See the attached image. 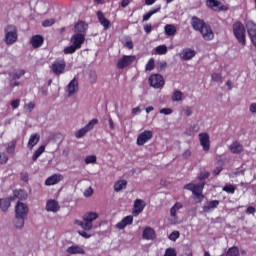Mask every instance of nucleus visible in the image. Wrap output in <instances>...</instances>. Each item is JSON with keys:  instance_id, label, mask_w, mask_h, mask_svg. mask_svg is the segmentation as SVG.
<instances>
[{"instance_id": "obj_57", "label": "nucleus", "mask_w": 256, "mask_h": 256, "mask_svg": "<svg viewBox=\"0 0 256 256\" xmlns=\"http://www.w3.org/2000/svg\"><path fill=\"white\" fill-rule=\"evenodd\" d=\"M158 71H164V69H167V62H159L157 66Z\"/></svg>"}, {"instance_id": "obj_7", "label": "nucleus", "mask_w": 256, "mask_h": 256, "mask_svg": "<svg viewBox=\"0 0 256 256\" xmlns=\"http://www.w3.org/2000/svg\"><path fill=\"white\" fill-rule=\"evenodd\" d=\"M198 137L203 151H205L206 153L209 152V149H211V140L209 138V134L206 132L200 133Z\"/></svg>"}, {"instance_id": "obj_10", "label": "nucleus", "mask_w": 256, "mask_h": 256, "mask_svg": "<svg viewBox=\"0 0 256 256\" xmlns=\"http://www.w3.org/2000/svg\"><path fill=\"white\" fill-rule=\"evenodd\" d=\"M96 17L101 26H103L104 31H107L111 28V21L105 17V14L101 10L96 12Z\"/></svg>"}, {"instance_id": "obj_9", "label": "nucleus", "mask_w": 256, "mask_h": 256, "mask_svg": "<svg viewBox=\"0 0 256 256\" xmlns=\"http://www.w3.org/2000/svg\"><path fill=\"white\" fill-rule=\"evenodd\" d=\"M207 7L212 11H229V7L221 4L219 0H207Z\"/></svg>"}, {"instance_id": "obj_53", "label": "nucleus", "mask_w": 256, "mask_h": 256, "mask_svg": "<svg viewBox=\"0 0 256 256\" xmlns=\"http://www.w3.org/2000/svg\"><path fill=\"white\" fill-rule=\"evenodd\" d=\"M164 256H177V251L175 250V248H167L165 250Z\"/></svg>"}, {"instance_id": "obj_29", "label": "nucleus", "mask_w": 256, "mask_h": 256, "mask_svg": "<svg viewBox=\"0 0 256 256\" xmlns=\"http://www.w3.org/2000/svg\"><path fill=\"white\" fill-rule=\"evenodd\" d=\"M11 201H13V198L0 199V209H1V211L6 212L9 209V207H11Z\"/></svg>"}, {"instance_id": "obj_63", "label": "nucleus", "mask_w": 256, "mask_h": 256, "mask_svg": "<svg viewBox=\"0 0 256 256\" xmlns=\"http://www.w3.org/2000/svg\"><path fill=\"white\" fill-rule=\"evenodd\" d=\"M246 213H248V215H253L254 213H256L255 207L249 206L246 210Z\"/></svg>"}, {"instance_id": "obj_19", "label": "nucleus", "mask_w": 256, "mask_h": 256, "mask_svg": "<svg viewBox=\"0 0 256 256\" xmlns=\"http://www.w3.org/2000/svg\"><path fill=\"white\" fill-rule=\"evenodd\" d=\"M143 209H145V201L136 199L132 211L134 217H137L140 213H143Z\"/></svg>"}, {"instance_id": "obj_35", "label": "nucleus", "mask_w": 256, "mask_h": 256, "mask_svg": "<svg viewBox=\"0 0 256 256\" xmlns=\"http://www.w3.org/2000/svg\"><path fill=\"white\" fill-rule=\"evenodd\" d=\"M123 189H127V180H119L114 184L116 192L123 191Z\"/></svg>"}, {"instance_id": "obj_6", "label": "nucleus", "mask_w": 256, "mask_h": 256, "mask_svg": "<svg viewBox=\"0 0 256 256\" xmlns=\"http://www.w3.org/2000/svg\"><path fill=\"white\" fill-rule=\"evenodd\" d=\"M65 67H67V63L64 59L56 60L51 65L54 75H61L65 73Z\"/></svg>"}, {"instance_id": "obj_17", "label": "nucleus", "mask_w": 256, "mask_h": 256, "mask_svg": "<svg viewBox=\"0 0 256 256\" xmlns=\"http://www.w3.org/2000/svg\"><path fill=\"white\" fill-rule=\"evenodd\" d=\"M191 25L194 31H200L205 25H207V23H205V20L197 16H193L191 18Z\"/></svg>"}, {"instance_id": "obj_48", "label": "nucleus", "mask_w": 256, "mask_h": 256, "mask_svg": "<svg viewBox=\"0 0 256 256\" xmlns=\"http://www.w3.org/2000/svg\"><path fill=\"white\" fill-rule=\"evenodd\" d=\"M15 147H16L15 142L14 141L10 142L6 147L7 153H9L10 155H13V153H15Z\"/></svg>"}, {"instance_id": "obj_64", "label": "nucleus", "mask_w": 256, "mask_h": 256, "mask_svg": "<svg viewBox=\"0 0 256 256\" xmlns=\"http://www.w3.org/2000/svg\"><path fill=\"white\" fill-rule=\"evenodd\" d=\"M91 195H93V188L90 187L87 190H85L84 196L85 197H91Z\"/></svg>"}, {"instance_id": "obj_23", "label": "nucleus", "mask_w": 256, "mask_h": 256, "mask_svg": "<svg viewBox=\"0 0 256 256\" xmlns=\"http://www.w3.org/2000/svg\"><path fill=\"white\" fill-rule=\"evenodd\" d=\"M61 207H59V202L56 200H48L46 203V211H50L51 213H57Z\"/></svg>"}, {"instance_id": "obj_38", "label": "nucleus", "mask_w": 256, "mask_h": 256, "mask_svg": "<svg viewBox=\"0 0 256 256\" xmlns=\"http://www.w3.org/2000/svg\"><path fill=\"white\" fill-rule=\"evenodd\" d=\"M171 99L174 102L182 101V99H183V92H181L180 90L174 91L173 94H172Z\"/></svg>"}, {"instance_id": "obj_31", "label": "nucleus", "mask_w": 256, "mask_h": 256, "mask_svg": "<svg viewBox=\"0 0 256 256\" xmlns=\"http://www.w3.org/2000/svg\"><path fill=\"white\" fill-rule=\"evenodd\" d=\"M230 151L231 153H234L235 155H239L241 151H243V145L241 143L235 141L230 145Z\"/></svg>"}, {"instance_id": "obj_51", "label": "nucleus", "mask_w": 256, "mask_h": 256, "mask_svg": "<svg viewBox=\"0 0 256 256\" xmlns=\"http://www.w3.org/2000/svg\"><path fill=\"white\" fill-rule=\"evenodd\" d=\"M9 161V156L5 152H0V165H5Z\"/></svg>"}, {"instance_id": "obj_49", "label": "nucleus", "mask_w": 256, "mask_h": 256, "mask_svg": "<svg viewBox=\"0 0 256 256\" xmlns=\"http://www.w3.org/2000/svg\"><path fill=\"white\" fill-rule=\"evenodd\" d=\"M86 165H91V163H97V156L89 155L85 158Z\"/></svg>"}, {"instance_id": "obj_21", "label": "nucleus", "mask_w": 256, "mask_h": 256, "mask_svg": "<svg viewBox=\"0 0 256 256\" xmlns=\"http://www.w3.org/2000/svg\"><path fill=\"white\" fill-rule=\"evenodd\" d=\"M44 42L45 38L39 34L32 36L30 39V44L32 45L33 49H39Z\"/></svg>"}, {"instance_id": "obj_27", "label": "nucleus", "mask_w": 256, "mask_h": 256, "mask_svg": "<svg viewBox=\"0 0 256 256\" xmlns=\"http://www.w3.org/2000/svg\"><path fill=\"white\" fill-rule=\"evenodd\" d=\"M219 200H211L203 206L204 213H209L211 209H217L219 207Z\"/></svg>"}, {"instance_id": "obj_13", "label": "nucleus", "mask_w": 256, "mask_h": 256, "mask_svg": "<svg viewBox=\"0 0 256 256\" xmlns=\"http://www.w3.org/2000/svg\"><path fill=\"white\" fill-rule=\"evenodd\" d=\"M68 90V96L71 97L72 95H75L79 91V79L77 77H74L70 83L67 86Z\"/></svg>"}, {"instance_id": "obj_59", "label": "nucleus", "mask_w": 256, "mask_h": 256, "mask_svg": "<svg viewBox=\"0 0 256 256\" xmlns=\"http://www.w3.org/2000/svg\"><path fill=\"white\" fill-rule=\"evenodd\" d=\"M183 112L187 117H191V115H193V110H191V107L189 106H186L185 108H183Z\"/></svg>"}, {"instance_id": "obj_18", "label": "nucleus", "mask_w": 256, "mask_h": 256, "mask_svg": "<svg viewBox=\"0 0 256 256\" xmlns=\"http://www.w3.org/2000/svg\"><path fill=\"white\" fill-rule=\"evenodd\" d=\"M156 237L157 234L155 233V229L151 227L144 228L142 233V239H145V241H153Z\"/></svg>"}, {"instance_id": "obj_28", "label": "nucleus", "mask_w": 256, "mask_h": 256, "mask_svg": "<svg viewBox=\"0 0 256 256\" xmlns=\"http://www.w3.org/2000/svg\"><path fill=\"white\" fill-rule=\"evenodd\" d=\"M67 253L70 255H85V250L79 246H70L67 249Z\"/></svg>"}, {"instance_id": "obj_4", "label": "nucleus", "mask_w": 256, "mask_h": 256, "mask_svg": "<svg viewBox=\"0 0 256 256\" xmlns=\"http://www.w3.org/2000/svg\"><path fill=\"white\" fill-rule=\"evenodd\" d=\"M148 82L153 89H163L165 87V78L161 74H151Z\"/></svg>"}, {"instance_id": "obj_47", "label": "nucleus", "mask_w": 256, "mask_h": 256, "mask_svg": "<svg viewBox=\"0 0 256 256\" xmlns=\"http://www.w3.org/2000/svg\"><path fill=\"white\" fill-rule=\"evenodd\" d=\"M87 133L89 132L85 129V127H83L75 133V137L76 139H81V137H85Z\"/></svg>"}, {"instance_id": "obj_41", "label": "nucleus", "mask_w": 256, "mask_h": 256, "mask_svg": "<svg viewBox=\"0 0 256 256\" xmlns=\"http://www.w3.org/2000/svg\"><path fill=\"white\" fill-rule=\"evenodd\" d=\"M157 55H166L167 53V46L165 45H159L155 49Z\"/></svg>"}, {"instance_id": "obj_36", "label": "nucleus", "mask_w": 256, "mask_h": 256, "mask_svg": "<svg viewBox=\"0 0 256 256\" xmlns=\"http://www.w3.org/2000/svg\"><path fill=\"white\" fill-rule=\"evenodd\" d=\"M183 209V204L181 202H176L170 209L171 217H177V211Z\"/></svg>"}, {"instance_id": "obj_45", "label": "nucleus", "mask_w": 256, "mask_h": 256, "mask_svg": "<svg viewBox=\"0 0 256 256\" xmlns=\"http://www.w3.org/2000/svg\"><path fill=\"white\" fill-rule=\"evenodd\" d=\"M209 177H211V173H209L208 171H204L200 172L197 179L198 181H205V179H209Z\"/></svg>"}, {"instance_id": "obj_62", "label": "nucleus", "mask_w": 256, "mask_h": 256, "mask_svg": "<svg viewBox=\"0 0 256 256\" xmlns=\"http://www.w3.org/2000/svg\"><path fill=\"white\" fill-rule=\"evenodd\" d=\"M221 171H223V167H221V166L216 167V168L213 170V175H214V177H217V175H220V174H221Z\"/></svg>"}, {"instance_id": "obj_11", "label": "nucleus", "mask_w": 256, "mask_h": 256, "mask_svg": "<svg viewBox=\"0 0 256 256\" xmlns=\"http://www.w3.org/2000/svg\"><path fill=\"white\" fill-rule=\"evenodd\" d=\"M150 139H153V131L145 130L138 135L137 145H145V143H147V141H150Z\"/></svg>"}, {"instance_id": "obj_43", "label": "nucleus", "mask_w": 256, "mask_h": 256, "mask_svg": "<svg viewBox=\"0 0 256 256\" xmlns=\"http://www.w3.org/2000/svg\"><path fill=\"white\" fill-rule=\"evenodd\" d=\"M222 191H225V193H235V186L233 184H226L223 188Z\"/></svg>"}, {"instance_id": "obj_33", "label": "nucleus", "mask_w": 256, "mask_h": 256, "mask_svg": "<svg viewBox=\"0 0 256 256\" xmlns=\"http://www.w3.org/2000/svg\"><path fill=\"white\" fill-rule=\"evenodd\" d=\"M164 31H165L166 35H168V37H173V35H175V33H177V27H175V25H173V24H167L164 27Z\"/></svg>"}, {"instance_id": "obj_40", "label": "nucleus", "mask_w": 256, "mask_h": 256, "mask_svg": "<svg viewBox=\"0 0 256 256\" xmlns=\"http://www.w3.org/2000/svg\"><path fill=\"white\" fill-rule=\"evenodd\" d=\"M97 123H99V119L94 118L88 124H86L84 128L89 132L93 129V127H95V125H97Z\"/></svg>"}, {"instance_id": "obj_25", "label": "nucleus", "mask_w": 256, "mask_h": 256, "mask_svg": "<svg viewBox=\"0 0 256 256\" xmlns=\"http://www.w3.org/2000/svg\"><path fill=\"white\" fill-rule=\"evenodd\" d=\"M25 219H27V217H25V216H18L16 214L15 218L13 220L14 227H16V229H23V227H25Z\"/></svg>"}, {"instance_id": "obj_46", "label": "nucleus", "mask_w": 256, "mask_h": 256, "mask_svg": "<svg viewBox=\"0 0 256 256\" xmlns=\"http://www.w3.org/2000/svg\"><path fill=\"white\" fill-rule=\"evenodd\" d=\"M226 256H239V249L237 247H231L228 249Z\"/></svg>"}, {"instance_id": "obj_16", "label": "nucleus", "mask_w": 256, "mask_h": 256, "mask_svg": "<svg viewBox=\"0 0 256 256\" xmlns=\"http://www.w3.org/2000/svg\"><path fill=\"white\" fill-rule=\"evenodd\" d=\"M87 29H89V25L83 21H78L75 25H74V32L76 34H80V35H87Z\"/></svg>"}, {"instance_id": "obj_22", "label": "nucleus", "mask_w": 256, "mask_h": 256, "mask_svg": "<svg viewBox=\"0 0 256 256\" xmlns=\"http://www.w3.org/2000/svg\"><path fill=\"white\" fill-rule=\"evenodd\" d=\"M61 179H63L61 174H54L46 179L45 185L48 187H51V185H57V183L61 182Z\"/></svg>"}, {"instance_id": "obj_54", "label": "nucleus", "mask_w": 256, "mask_h": 256, "mask_svg": "<svg viewBox=\"0 0 256 256\" xmlns=\"http://www.w3.org/2000/svg\"><path fill=\"white\" fill-rule=\"evenodd\" d=\"M24 109L25 111H28L29 113H31V111L35 109V103L29 102L28 104L24 105Z\"/></svg>"}, {"instance_id": "obj_44", "label": "nucleus", "mask_w": 256, "mask_h": 256, "mask_svg": "<svg viewBox=\"0 0 256 256\" xmlns=\"http://www.w3.org/2000/svg\"><path fill=\"white\" fill-rule=\"evenodd\" d=\"M179 237H181V233H179V231L174 230L173 232H171V234L168 236V239L170 241H177V239H179Z\"/></svg>"}, {"instance_id": "obj_61", "label": "nucleus", "mask_w": 256, "mask_h": 256, "mask_svg": "<svg viewBox=\"0 0 256 256\" xmlns=\"http://www.w3.org/2000/svg\"><path fill=\"white\" fill-rule=\"evenodd\" d=\"M192 152L190 149H186L183 153H182V157L183 159H189V157H191Z\"/></svg>"}, {"instance_id": "obj_60", "label": "nucleus", "mask_w": 256, "mask_h": 256, "mask_svg": "<svg viewBox=\"0 0 256 256\" xmlns=\"http://www.w3.org/2000/svg\"><path fill=\"white\" fill-rule=\"evenodd\" d=\"M25 75V70H19L18 72H14V79H21Z\"/></svg>"}, {"instance_id": "obj_5", "label": "nucleus", "mask_w": 256, "mask_h": 256, "mask_svg": "<svg viewBox=\"0 0 256 256\" xmlns=\"http://www.w3.org/2000/svg\"><path fill=\"white\" fill-rule=\"evenodd\" d=\"M136 59H137L136 56L124 55L121 59L118 60L116 67H117V69H125V68L129 67L130 65H133V63H135Z\"/></svg>"}, {"instance_id": "obj_32", "label": "nucleus", "mask_w": 256, "mask_h": 256, "mask_svg": "<svg viewBox=\"0 0 256 256\" xmlns=\"http://www.w3.org/2000/svg\"><path fill=\"white\" fill-rule=\"evenodd\" d=\"M13 195L14 197H11L13 201L15 199H19L20 201L27 199V192H25V190H14Z\"/></svg>"}, {"instance_id": "obj_1", "label": "nucleus", "mask_w": 256, "mask_h": 256, "mask_svg": "<svg viewBox=\"0 0 256 256\" xmlns=\"http://www.w3.org/2000/svg\"><path fill=\"white\" fill-rule=\"evenodd\" d=\"M232 31L239 45L245 47L247 45V30L245 29V25L241 21H236L232 25Z\"/></svg>"}, {"instance_id": "obj_37", "label": "nucleus", "mask_w": 256, "mask_h": 256, "mask_svg": "<svg viewBox=\"0 0 256 256\" xmlns=\"http://www.w3.org/2000/svg\"><path fill=\"white\" fill-rule=\"evenodd\" d=\"M45 153V145H41L33 154L32 161H37Z\"/></svg>"}, {"instance_id": "obj_52", "label": "nucleus", "mask_w": 256, "mask_h": 256, "mask_svg": "<svg viewBox=\"0 0 256 256\" xmlns=\"http://www.w3.org/2000/svg\"><path fill=\"white\" fill-rule=\"evenodd\" d=\"M52 25H55V19H47L42 22V27H52Z\"/></svg>"}, {"instance_id": "obj_20", "label": "nucleus", "mask_w": 256, "mask_h": 256, "mask_svg": "<svg viewBox=\"0 0 256 256\" xmlns=\"http://www.w3.org/2000/svg\"><path fill=\"white\" fill-rule=\"evenodd\" d=\"M203 189H205V182L196 184L194 191H192V193L195 195V197H197L199 203H201V201H203V199L205 197L203 195Z\"/></svg>"}, {"instance_id": "obj_39", "label": "nucleus", "mask_w": 256, "mask_h": 256, "mask_svg": "<svg viewBox=\"0 0 256 256\" xmlns=\"http://www.w3.org/2000/svg\"><path fill=\"white\" fill-rule=\"evenodd\" d=\"M77 49L79 48L72 44L71 46H67L66 48H64L63 53L64 55H73V53H75Z\"/></svg>"}, {"instance_id": "obj_58", "label": "nucleus", "mask_w": 256, "mask_h": 256, "mask_svg": "<svg viewBox=\"0 0 256 256\" xmlns=\"http://www.w3.org/2000/svg\"><path fill=\"white\" fill-rule=\"evenodd\" d=\"M160 113L162 115H171V113H173V109H171V108H162L160 110Z\"/></svg>"}, {"instance_id": "obj_8", "label": "nucleus", "mask_w": 256, "mask_h": 256, "mask_svg": "<svg viewBox=\"0 0 256 256\" xmlns=\"http://www.w3.org/2000/svg\"><path fill=\"white\" fill-rule=\"evenodd\" d=\"M204 41H213L215 39V33L211 29V25L206 24L200 31Z\"/></svg>"}, {"instance_id": "obj_24", "label": "nucleus", "mask_w": 256, "mask_h": 256, "mask_svg": "<svg viewBox=\"0 0 256 256\" xmlns=\"http://www.w3.org/2000/svg\"><path fill=\"white\" fill-rule=\"evenodd\" d=\"M126 225H133V216L129 215L124 217L120 222L116 224L117 229H125Z\"/></svg>"}, {"instance_id": "obj_12", "label": "nucleus", "mask_w": 256, "mask_h": 256, "mask_svg": "<svg viewBox=\"0 0 256 256\" xmlns=\"http://www.w3.org/2000/svg\"><path fill=\"white\" fill-rule=\"evenodd\" d=\"M15 215L18 217H27L29 215V207L25 203L18 202L15 206Z\"/></svg>"}, {"instance_id": "obj_15", "label": "nucleus", "mask_w": 256, "mask_h": 256, "mask_svg": "<svg viewBox=\"0 0 256 256\" xmlns=\"http://www.w3.org/2000/svg\"><path fill=\"white\" fill-rule=\"evenodd\" d=\"M197 55V52L191 48H184L182 52L180 53V58L182 61H191L193 57Z\"/></svg>"}, {"instance_id": "obj_42", "label": "nucleus", "mask_w": 256, "mask_h": 256, "mask_svg": "<svg viewBox=\"0 0 256 256\" xmlns=\"http://www.w3.org/2000/svg\"><path fill=\"white\" fill-rule=\"evenodd\" d=\"M153 69H155V59L150 58L149 61L146 64V66H145V70L146 71H153Z\"/></svg>"}, {"instance_id": "obj_30", "label": "nucleus", "mask_w": 256, "mask_h": 256, "mask_svg": "<svg viewBox=\"0 0 256 256\" xmlns=\"http://www.w3.org/2000/svg\"><path fill=\"white\" fill-rule=\"evenodd\" d=\"M246 29H247L248 36L250 38L254 37L256 35V24H255V22L249 21L246 24Z\"/></svg>"}, {"instance_id": "obj_34", "label": "nucleus", "mask_w": 256, "mask_h": 256, "mask_svg": "<svg viewBox=\"0 0 256 256\" xmlns=\"http://www.w3.org/2000/svg\"><path fill=\"white\" fill-rule=\"evenodd\" d=\"M161 11V5H158L156 8L150 10L148 13L143 15V21H149L153 15Z\"/></svg>"}, {"instance_id": "obj_3", "label": "nucleus", "mask_w": 256, "mask_h": 256, "mask_svg": "<svg viewBox=\"0 0 256 256\" xmlns=\"http://www.w3.org/2000/svg\"><path fill=\"white\" fill-rule=\"evenodd\" d=\"M4 32L6 45H13V43H17V39H19V34H17V26L10 24L5 27Z\"/></svg>"}, {"instance_id": "obj_14", "label": "nucleus", "mask_w": 256, "mask_h": 256, "mask_svg": "<svg viewBox=\"0 0 256 256\" xmlns=\"http://www.w3.org/2000/svg\"><path fill=\"white\" fill-rule=\"evenodd\" d=\"M72 45H75L78 49H81L83 43H85V34H77L72 35L70 39Z\"/></svg>"}, {"instance_id": "obj_26", "label": "nucleus", "mask_w": 256, "mask_h": 256, "mask_svg": "<svg viewBox=\"0 0 256 256\" xmlns=\"http://www.w3.org/2000/svg\"><path fill=\"white\" fill-rule=\"evenodd\" d=\"M39 141H41V136L39 133L32 134L28 140V149H33V147H35Z\"/></svg>"}, {"instance_id": "obj_50", "label": "nucleus", "mask_w": 256, "mask_h": 256, "mask_svg": "<svg viewBox=\"0 0 256 256\" xmlns=\"http://www.w3.org/2000/svg\"><path fill=\"white\" fill-rule=\"evenodd\" d=\"M212 81L215 83H222L223 82V77L219 73H213L211 75Z\"/></svg>"}, {"instance_id": "obj_56", "label": "nucleus", "mask_w": 256, "mask_h": 256, "mask_svg": "<svg viewBox=\"0 0 256 256\" xmlns=\"http://www.w3.org/2000/svg\"><path fill=\"white\" fill-rule=\"evenodd\" d=\"M19 105H21V100L16 99L11 101L12 109H18Z\"/></svg>"}, {"instance_id": "obj_2", "label": "nucleus", "mask_w": 256, "mask_h": 256, "mask_svg": "<svg viewBox=\"0 0 256 256\" xmlns=\"http://www.w3.org/2000/svg\"><path fill=\"white\" fill-rule=\"evenodd\" d=\"M99 219L97 212H88L83 216V221L76 220L75 224L79 225L84 231H91L93 229V221Z\"/></svg>"}, {"instance_id": "obj_55", "label": "nucleus", "mask_w": 256, "mask_h": 256, "mask_svg": "<svg viewBox=\"0 0 256 256\" xmlns=\"http://www.w3.org/2000/svg\"><path fill=\"white\" fill-rule=\"evenodd\" d=\"M196 185L197 184L188 183L184 186V189H186L187 191H191L193 193V191H195Z\"/></svg>"}]
</instances>
